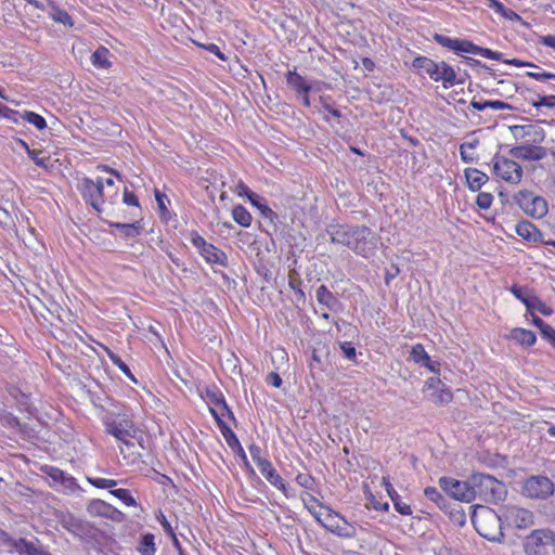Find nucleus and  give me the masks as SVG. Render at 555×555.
Here are the masks:
<instances>
[{
	"mask_svg": "<svg viewBox=\"0 0 555 555\" xmlns=\"http://www.w3.org/2000/svg\"><path fill=\"white\" fill-rule=\"evenodd\" d=\"M87 511L92 516L105 517L115 522H122L126 519L122 512L102 500H92L88 504Z\"/></svg>",
	"mask_w": 555,
	"mask_h": 555,
	"instance_id": "15",
	"label": "nucleus"
},
{
	"mask_svg": "<svg viewBox=\"0 0 555 555\" xmlns=\"http://www.w3.org/2000/svg\"><path fill=\"white\" fill-rule=\"evenodd\" d=\"M43 472H44V473H46V474H47V475H48V476H49V477H50V478H51L55 483H59V485L63 481L64 477L66 476V474H65L62 469H60V468H57V467H52V466H50V467H48V466H47V467L43 469Z\"/></svg>",
	"mask_w": 555,
	"mask_h": 555,
	"instance_id": "48",
	"label": "nucleus"
},
{
	"mask_svg": "<svg viewBox=\"0 0 555 555\" xmlns=\"http://www.w3.org/2000/svg\"><path fill=\"white\" fill-rule=\"evenodd\" d=\"M542 337L555 348V330L552 326L542 334Z\"/></svg>",
	"mask_w": 555,
	"mask_h": 555,
	"instance_id": "64",
	"label": "nucleus"
},
{
	"mask_svg": "<svg viewBox=\"0 0 555 555\" xmlns=\"http://www.w3.org/2000/svg\"><path fill=\"white\" fill-rule=\"evenodd\" d=\"M215 409H217L218 415L221 420H223V417H228V418L232 420L234 423L236 422L234 414L231 411V409L228 406L225 400H220L219 404Z\"/></svg>",
	"mask_w": 555,
	"mask_h": 555,
	"instance_id": "50",
	"label": "nucleus"
},
{
	"mask_svg": "<svg viewBox=\"0 0 555 555\" xmlns=\"http://www.w3.org/2000/svg\"><path fill=\"white\" fill-rule=\"evenodd\" d=\"M249 453H250L254 462L256 463L257 467L260 466L261 462H268L267 459L261 457V449H260V447H258L256 444L249 446Z\"/></svg>",
	"mask_w": 555,
	"mask_h": 555,
	"instance_id": "57",
	"label": "nucleus"
},
{
	"mask_svg": "<svg viewBox=\"0 0 555 555\" xmlns=\"http://www.w3.org/2000/svg\"><path fill=\"white\" fill-rule=\"evenodd\" d=\"M516 233L528 242L542 241L541 231L530 221L524 220L516 225Z\"/></svg>",
	"mask_w": 555,
	"mask_h": 555,
	"instance_id": "21",
	"label": "nucleus"
},
{
	"mask_svg": "<svg viewBox=\"0 0 555 555\" xmlns=\"http://www.w3.org/2000/svg\"><path fill=\"white\" fill-rule=\"evenodd\" d=\"M334 534L340 538H354L357 534L356 527L349 524L343 516L337 525V529L334 530Z\"/></svg>",
	"mask_w": 555,
	"mask_h": 555,
	"instance_id": "32",
	"label": "nucleus"
},
{
	"mask_svg": "<svg viewBox=\"0 0 555 555\" xmlns=\"http://www.w3.org/2000/svg\"><path fill=\"white\" fill-rule=\"evenodd\" d=\"M493 201V196L491 193L481 192L477 195L476 204L480 209L490 208Z\"/></svg>",
	"mask_w": 555,
	"mask_h": 555,
	"instance_id": "49",
	"label": "nucleus"
},
{
	"mask_svg": "<svg viewBox=\"0 0 555 555\" xmlns=\"http://www.w3.org/2000/svg\"><path fill=\"white\" fill-rule=\"evenodd\" d=\"M211 414L215 417V420H216V422L218 424V427H219V429H220L224 440L227 441L228 446L230 448H238L240 447V441H238L236 435L227 425V423L219 417L217 409H211Z\"/></svg>",
	"mask_w": 555,
	"mask_h": 555,
	"instance_id": "23",
	"label": "nucleus"
},
{
	"mask_svg": "<svg viewBox=\"0 0 555 555\" xmlns=\"http://www.w3.org/2000/svg\"><path fill=\"white\" fill-rule=\"evenodd\" d=\"M495 159L493 169L498 177L512 184H518L521 181L522 168L517 162L506 157H495Z\"/></svg>",
	"mask_w": 555,
	"mask_h": 555,
	"instance_id": "11",
	"label": "nucleus"
},
{
	"mask_svg": "<svg viewBox=\"0 0 555 555\" xmlns=\"http://www.w3.org/2000/svg\"><path fill=\"white\" fill-rule=\"evenodd\" d=\"M190 242L208 263L219 264L223 268L228 267L227 254L212 244L207 243L196 231L190 232Z\"/></svg>",
	"mask_w": 555,
	"mask_h": 555,
	"instance_id": "7",
	"label": "nucleus"
},
{
	"mask_svg": "<svg viewBox=\"0 0 555 555\" xmlns=\"http://www.w3.org/2000/svg\"><path fill=\"white\" fill-rule=\"evenodd\" d=\"M232 217L241 227L248 228L251 224V215L242 205H236L232 210Z\"/></svg>",
	"mask_w": 555,
	"mask_h": 555,
	"instance_id": "30",
	"label": "nucleus"
},
{
	"mask_svg": "<svg viewBox=\"0 0 555 555\" xmlns=\"http://www.w3.org/2000/svg\"><path fill=\"white\" fill-rule=\"evenodd\" d=\"M60 485L63 487V489L66 492H69V493H73V492H75L76 490L79 489V486L76 482V479L74 477L67 475V474H66V476L64 477L63 481Z\"/></svg>",
	"mask_w": 555,
	"mask_h": 555,
	"instance_id": "55",
	"label": "nucleus"
},
{
	"mask_svg": "<svg viewBox=\"0 0 555 555\" xmlns=\"http://www.w3.org/2000/svg\"><path fill=\"white\" fill-rule=\"evenodd\" d=\"M8 551L9 553L16 552L20 555H51L41 545L24 538L15 539L12 548Z\"/></svg>",
	"mask_w": 555,
	"mask_h": 555,
	"instance_id": "18",
	"label": "nucleus"
},
{
	"mask_svg": "<svg viewBox=\"0 0 555 555\" xmlns=\"http://www.w3.org/2000/svg\"><path fill=\"white\" fill-rule=\"evenodd\" d=\"M155 198L159 208L160 217L166 219L167 216L169 215V211L165 205V199H167V196L156 189Z\"/></svg>",
	"mask_w": 555,
	"mask_h": 555,
	"instance_id": "53",
	"label": "nucleus"
},
{
	"mask_svg": "<svg viewBox=\"0 0 555 555\" xmlns=\"http://www.w3.org/2000/svg\"><path fill=\"white\" fill-rule=\"evenodd\" d=\"M327 233L331 243L346 246L361 256H366V246L374 237L372 230L366 225L332 224Z\"/></svg>",
	"mask_w": 555,
	"mask_h": 555,
	"instance_id": "1",
	"label": "nucleus"
},
{
	"mask_svg": "<svg viewBox=\"0 0 555 555\" xmlns=\"http://www.w3.org/2000/svg\"><path fill=\"white\" fill-rule=\"evenodd\" d=\"M410 356L415 363L421 365H423L425 362H429V356L421 344L412 347Z\"/></svg>",
	"mask_w": 555,
	"mask_h": 555,
	"instance_id": "38",
	"label": "nucleus"
},
{
	"mask_svg": "<svg viewBox=\"0 0 555 555\" xmlns=\"http://www.w3.org/2000/svg\"><path fill=\"white\" fill-rule=\"evenodd\" d=\"M286 82L294 91H296L297 95H301V93H309L312 89L311 83L299 75L296 69L288 70L286 73Z\"/></svg>",
	"mask_w": 555,
	"mask_h": 555,
	"instance_id": "20",
	"label": "nucleus"
},
{
	"mask_svg": "<svg viewBox=\"0 0 555 555\" xmlns=\"http://www.w3.org/2000/svg\"><path fill=\"white\" fill-rule=\"evenodd\" d=\"M384 483L386 486V490L393 503L395 509L401 514V515H411L412 509L411 506L404 502L401 501L400 495L397 493V491L392 488L390 482H386L384 479Z\"/></svg>",
	"mask_w": 555,
	"mask_h": 555,
	"instance_id": "25",
	"label": "nucleus"
},
{
	"mask_svg": "<svg viewBox=\"0 0 555 555\" xmlns=\"http://www.w3.org/2000/svg\"><path fill=\"white\" fill-rule=\"evenodd\" d=\"M105 351L111 359V361L121 371L125 373L126 376H128L131 380L137 382L134 376L132 375L129 366L120 359L119 356H117L115 352H113L111 349L105 348Z\"/></svg>",
	"mask_w": 555,
	"mask_h": 555,
	"instance_id": "34",
	"label": "nucleus"
},
{
	"mask_svg": "<svg viewBox=\"0 0 555 555\" xmlns=\"http://www.w3.org/2000/svg\"><path fill=\"white\" fill-rule=\"evenodd\" d=\"M263 198L261 197L260 201H256V204H253L254 206H256L260 211L261 214L267 217V218H272L273 216L275 217V212L269 208L266 204L262 203Z\"/></svg>",
	"mask_w": 555,
	"mask_h": 555,
	"instance_id": "59",
	"label": "nucleus"
},
{
	"mask_svg": "<svg viewBox=\"0 0 555 555\" xmlns=\"http://www.w3.org/2000/svg\"><path fill=\"white\" fill-rule=\"evenodd\" d=\"M317 300L319 301V304L325 306L330 310H333L335 306L338 304L337 298L325 285H321L318 287Z\"/></svg>",
	"mask_w": 555,
	"mask_h": 555,
	"instance_id": "27",
	"label": "nucleus"
},
{
	"mask_svg": "<svg viewBox=\"0 0 555 555\" xmlns=\"http://www.w3.org/2000/svg\"><path fill=\"white\" fill-rule=\"evenodd\" d=\"M521 545L525 555H550L548 547L555 546V532L548 528L532 530Z\"/></svg>",
	"mask_w": 555,
	"mask_h": 555,
	"instance_id": "5",
	"label": "nucleus"
},
{
	"mask_svg": "<svg viewBox=\"0 0 555 555\" xmlns=\"http://www.w3.org/2000/svg\"><path fill=\"white\" fill-rule=\"evenodd\" d=\"M109 227L118 230L127 238H133L141 232V223L139 221L132 223L109 222Z\"/></svg>",
	"mask_w": 555,
	"mask_h": 555,
	"instance_id": "26",
	"label": "nucleus"
},
{
	"mask_svg": "<svg viewBox=\"0 0 555 555\" xmlns=\"http://www.w3.org/2000/svg\"><path fill=\"white\" fill-rule=\"evenodd\" d=\"M235 191H236L238 196H246V197H248V199H249V202L251 204H256V201H260L261 199V196H259L258 194H256L253 191H250L249 188L243 181H240L236 184Z\"/></svg>",
	"mask_w": 555,
	"mask_h": 555,
	"instance_id": "42",
	"label": "nucleus"
},
{
	"mask_svg": "<svg viewBox=\"0 0 555 555\" xmlns=\"http://www.w3.org/2000/svg\"><path fill=\"white\" fill-rule=\"evenodd\" d=\"M554 482L543 475L530 476L522 485V493L529 499L547 500L554 494Z\"/></svg>",
	"mask_w": 555,
	"mask_h": 555,
	"instance_id": "6",
	"label": "nucleus"
},
{
	"mask_svg": "<svg viewBox=\"0 0 555 555\" xmlns=\"http://www.w3.org/2000/svg\"><path fill=\"white\" fill-rule=\"evenodd\" d=\"M468 485H470L474 500L478 498L487 503L495 504L503 501L507 494L505 483L488 474H472L468 477Z\"/></svg>",
	"mask_w": 555,
	"mask_h": 555,
	"instance_id": "3",
	"label": "nucleus"
},
{
	"mask_svg": "<svg viewBox=\"0 0 555 555\" xmlns=\"http://www.w3.org/2000/svg\"><path fill=\"white\" fill-rule=\"evenodd\" d=\"M87 479L93 487L99 489H111L118 485V481L114 479L99 477H88Z\"/></svg>",
	"mask_w": 555,
	"mask_h": 555,
	"instance_id": "44",
	"label": "nucleus"
},
{
	"mask_svg": "<svg viewBox=\"0 0 555 555\" xmlns=\"http://www.w3.org/2000/svg\"><path fill=\"white\" fill-rule=\"evenodd\" d=\"M464 175L470 191L476 192L489 180V177L477 168H466Z\"/></svg>",
	"mask_w": 555,
	"mask_h": 555,
	"instance_id": "22",
	"label": "nucleus"
},
{
	"mask_svg": "<svg viewBox=\"0 0 555 555\" xmlns=\"http://www.w3.org/2000/svg\"><path fill=\"white\" fill-rule=\"evenodd\" d=\"M296 481L299 486L306 488V489H312L314 479L309 474H298L296 476Z\"/></svg>",
	"mask_w": 555,
	"mask_h": 555,
	"instance_id": "56",
	"label": "nucleus"
},
{
	"mask_svg": "<svg viewBox=\"0 0 555 555\" xmlns=\"http://www.w3.org/2000/svg\"><path fill=\"white\" fill-rule=\"evenodd\" d=\"M516 204L530 217L543 218L547 214V203L542 196L522 190L515 194Z\"/></svg>",
	"mask_w": 555,
	"mask_h": 555,
	"instance_id": "8",
	"label": "nucleus"
},
{
	"mask_svg": "<svg viewBox=\"0 0 555 555\" xmlns=\"http://www.w3.org/2000/svg\"><path fill=\"white\" fill-rule=\"evenodd\" d=\"M509 130L516 140L530 138L533 142H537L544 138L543 129L537 125H514L509 127Z\"/></svg>",
	"mask_w": 555,
	"mask_h": 555,
	"instance_id": "17",
	"label": "nucleus"
},
{
	"mask_svg": "<svg viewBox=\"0 0 555 555\" xmlns=\"http://www.w3.org/2000/svg\"><path fill=\"white\" fill-rule=\"evenodd\" d=\"M491 60L502 61L505 64L514 65V66H517V67H532V68H537L538 67V65H535V64H533L531 62L521 61L519 59L503 60V54L501 52H496V51H493Z\"/></svg>",
	"mask_w": 555,
	"mask_h": 555,
	"instance_id": "36",
	"label": "nucleus"
},
{
	"mask_svg": "<svg viewBox=\"0 0 555 555\" xmlns=\"http://www.w3.org/2000/svg\"><path fill=\"white\" fill-rule=\"evenodd\" d=\"M109 493L113 494L118 500H120L127 506H137L138 505L135 499L131 495V493L128 489H114V490H111Z\"/></svg>",
	"mask_w": 555,
	"mask_h": 555,
	"instance_id": "37",
	"label": "nucleus"
},
{
	"mask_svg": "<svg viewBox=\"0 0 555 555\" xmlns=\"http://www.w3.org/2000/svg\"><path fill=\"white\" fill-rule=\"evenodd\" d=\"M469 508H473L472 522L479 535L488 541L502 543L505 538L502 529L503 516L485 505L470 506Z\"/></svg>",
	"mask_w": 555,
	"mask_h": 555,
	"instance_id": "2",
	"label": "nucleus"
},
{
	"mask_svg": "<svg viewBox=\"0 0 555 555\" xmlns=\"http://www.w3.org/2000/svg\"><path fill=\"white\" fill-rule=\"evenodd\" d=\"M412 66L426 73L434 81H441L444 88L464 82L463 79L456 80L455 70L444 61L435 62L427 56H417L413 60Z\"/></svg>",
	"mask_w": 555,
	"mask_h": 555,
	"instance_id": "4",
	"label": "nucleus"
},
{
	"mask_svg": "<svg viewBox=\"0 0 555 555\" xmlns=\"http://www.w3.org/2000/svg\"><path fill=\"white\" fill-rule=\"evenodd\" d=\"M434 40L441 47L447 48L454 52L455 46H456V42L459 39H453V38L447 37L444 35L435 34Z\"/></svg>",
	"mask_w": 555,
	"mask_h": 555,
	"instance_id": "46",
	"label": "nucleus"
},
{
	"mask_svg": "<svg viewBox=\"0 0 555 555\" xmlns=\"http://www.w3.org/2000/svg\"><path fill=\"white\" fill-rule=\"evenodd\" d=\"M491 60L502 61L505 64L514 65V66H517V67H532V68H537L538 67V65H535V64H533L531 62L521 61L519 59L503 60V54L501 52H496V51H493Z\"/></svg>",
	"mask_w": 555,
	"mask_h": 555,
	"instance_id": "35",
	"label": "nucleus"
},
{
	"mask_svg": "<svg viewBox=\"0 0 555 555\" xmlns=\"http://www.w3.org/2000/svg\"><path fill=\"white\" fill-rule=\"evenodd\" d=\"M452 400V392L448 388L437 390L434 401L440 404H448Z\"/></svg>",
	"mask_w": 555,
	"mask_h": 555,
	"instance_id": "51",
	"label": "nucleus"
},
{
	"mask_svg": "<svg viewBox=\"0 0 555 555\" xmlns=\"http://www.w3.org/2000/svg\"><path fill=\"white\" fill-rule=\"evenodd\" d=\"M339 347H340L346 359H348L350 361H356L357 351L351 343L341 341V343H339Z\"/></svg>",
	"mask_w": 555,
	"mask_h": 555,
	"instance_id": "52",
	"label": "nucleus"
},
{
	"mask_svg": "<svg viewBox=\"0 0 555 555\" xmlns=\"http://www.w3.org/2000/svg\"><path fill=\"white\" fill-rule=\"evenodd\" d=\"M51 17L53 21H55L57 23H62L66 26H70V27L73 26V20L70 17V15L65 10L53 7L52 11H51Z\"/></svg>",
	"mask_w": 555,
	"mask_h": 555,
	"instance_id": "40",
	"label": "nucleus"
},
{
	"mask_svg": "<svg viewBox=\"0 0 555 555\" xmlns=\"http://www.w3.org/2000/svg\"><path fill=\"white\" fill-rule=\"evenodd\" d=\"M106 431L118 440L129 444V439L134 437L133 423L126 415H118L116 418L106 422Z\"/></svg>",
	"mask_w": 555,
	"mask_h": 555,
	"instance_id": "12",
	"label": "nucleus"
},
{
	"mask_svg": "<svg viewBox=\"0 0 555 555\" xmlns=\"http://www.w3.org/2000/svg\"><path fill=\"white\" fill-rule=\"evenodd\" d=\"M487 108H493V109H512V105H509L506 102L495 100V101H486Z\"/></svg>",
	"mask_w": 555,
	"mask_h": 555,
	"instance_id": "60",
	"label": "nucleus"
},
{
	"mask_svg": "<svg viewBox=\"0 0 555 555\" xmlns=\"http://www.w3.org/2000/svg\"><path fill=\"white\" fill-rule=\"evenodd\" d=\"M509 337L519 345L527 347L534 345L537 340L535 334L532 331L521 327L513 328L509 333Z\"/></svg>",
	"mask_w": 555,
	"mask_h": 555,
	"instance_id": "24",
	"label": "nucleus"
},
{
	"mask_svg": "<svg viewBox=\"0 0 555 555\" xmlns=\"http://www.w3.org/2000/svg\"><path fill=\"white\" fill-rule=\"evenodd\" d=\"M310 501L315 502L319 504L320 507L325 508V513L322 514L318 513L314 508L306 504V507L313 515L315 520L327 531L334 533V530L337 529V525L339 524L341 515L336 513L332 508L324 506L322 503L319 502L317 498L312 495L310 496Z\"/></svg>",
	"mask_w": 555,
	"mask_h": 555,
	"instance_id": "14",
	"label": "nucleus"
},
{
	"mask_svg": "<svg viewBox=\"0 0 555 555\" xmlns=\"http://www.w3.org/2000/svg\"><path fill=\"white\" fill-rule=\"evenodd\" d=\"M440 488L452 499L470 503L474 501L468 478L464 481L456 480L452 477H441L439 479Z\"/></svg>",
	"mask_w": 555,
	"mask_h": 555,
	"instance_id": "9",
	"label": "nucleus"
},
{
	"mask_svg": "<svg viewBox=\"0 0 555 555\" xmlns=\"http://www.w3.org/2000/svg\"><path fill=\"white\" fill-rule=\"evenodd\" d=\"M267 382L275 388H279L282 385V378L276 372L269 373L267 376Z\"/></svg>",
	"mask_w": 555,
	"mask_h": 555,
	"instance_id": "63",
	"label": "nucleus"
},
{
	"mask_svg": "<svg viewBox=\"0 0 555 555\" xmlns=\"http://www.w3.org/2000/svg\"><path fill=\"white\" fill-rule=\"evenodd\" d=\"M535 69H538V70H535V72H528L527 76L531 77V78H533L535 80H539V81H543V80H546V79L555 80V74L540 70L539 66Z\"/></svg>",
	"mask_w": 555,
	"mask_h": 555,
	"instance_id": "54",
	"label": "nucleus"
},
{
	"mask_svg": "<svg viewBox=\"0 0 555 555\" xmlns=\"http://www.w3.org/2000/svg\"><path fill=\"white\" fill-rule=\"evenodd\" d=\"M103 186L102 178H98L96 181L90 178L82 179V196L98 212L101 211V205L103 204Z\"/></svg>",
	"mask_w": 555,
	"mask_h": 555,
	"instance_id": "13",
	"label": "nucleus"
},
{
	"mask_svg": "<svg viewBox=\"0 0 555 555\" xmlns=\"http://www.w3.org/2000/svg\"><path fill=\"white\" fill-rule=\"evenodd\" d=\"M23 119L34 125L39 130L47 127L46 119L35 112H25L23 114Z\"/></svg>",
	"mask_w": 555,
	"mask_h": 555,
	"instance_id": "41",
	"label": "nucleus"
},
{
	"mask_svg": "<svg viewBox=\"0 0 555 555\" xmlns=\"http://www.w3.org/2000/svg\"><path fill=\"white\" fill-rule=\"evenodd\" d=\"M14 540L7 531L0 530V546L12 548Z\"/></svg>",
	"mask_w": 555,
	"mask_h": 555,
	"instance_id": "61",
	"label": "nucleus"
},
{
	"mask_svg": "<svg viewBox=\"0 0 555 555\" xmlns=\"http://www.w3.org/2000/svg\"><path fill=\"white\" fill-rule=\"evenodd\" d=\"M532 106L535 108L540 107H547V108H554L555 103L553 102V98H550V95H541L537 94V100H532Z\"/></svg>",
	"mask_w": 555,
	"mask_h": 555,
	"instance_id": "47",
	"label": "nucleus"
},
{
	"mask_svg": "<svg viewBox=\"0 0 555 555\" xmlns=\"http://www.w3.org/2000/svg\"><path fill=\"white\" fill-rule=\"evenodd\" d=\"M263 477L275 488L281 490L286 496H288L287 487L283 478L276 473L271 462H261L258 467Z\"/></svg>",
	"mask_w": 555,
	"mask_h": 555,
	"instance_id": "19",
	"label": "nucleus"
},
{
	"mask_svg": "<svg viewBox=\"0 0 555 555\" xmlns=\"http://www.w3.org/2000/svg\"><path fill=\"white\" fill-rule=\"evenodd\" d=\"M511 292L525 306H529V299L532 296V294L530 293V291L527 287H521V286L514 284L511 287Z\"/></svg>",
	"mask_w": 555,
	"mask_h": 555,
	"instance_id": "43",
	"label": "nucleus"
},
{
	"mask_svg": "<svg viewBox=\"0 0 555 555\" xmlns=\"http://www.w3.org/2000/svg\"><path fill=\"white\" fill-rule=\"evenodd\" d=\"M424 495L431 502L436 503L437 506L442 511H448L450 507L449 500L434 487H427L424 489Z\"/></svg>",
	"mask_w": 555,
	"mask_h": 555,
	"instance_id": "28",
	"label": "nucleus"
},
{
	"mask_svg": "<svg viewBox=\"0 0 555 555\" xmlns=\"http://www.w3.org/2000/svg\"><path fill=\"white\" fill-rule=\"evenodd\" d=\"M502 516L508 526L517 529H527L534 525V514L517 505H506L502 509Z\"/></svg>",
	"mask_w": 555,
	"mask_h": 555,
	"instance_id": "10",
	"label": "nucleus"
},
{
	"mask_svg": "<svg viewBox=\"0 0 555 555\" xmlns=\"http://www.w3.org/2000/svg\"><path fill=\"white\" fill-rule=\"evenodd\" d=\"M207 398L209 402L214 405L212 408H216L219 404L220 400H224L222 393L215 390H207Z\"/></svg>",
	"mask_w": 555,
	"mask_h": 555,
	"instance_id": "62",
	"label": "nucleus"
},
{
	"mask_svg": "<svg viewBox=\"0 0 555 555\" xmlns=\"http://www.w3.org/2000/svg\"><path fill=\"white\" fill-rule=\"evenodd\" d=\"M451 521L456 526H464L466 522V515L459 505H454L449 507L448 509Z\"/></svg>",
	"mask_w": 555,
	"mask_h": 555,
	"instance_id": "39",
	"label": "nucleus"
},
{
	"mask_svg": "<svg viewBox=\"0 0 555 555\" xmlns=\"http://www.w3.org/2000/svg\"><path fill=\"white\" fill-rule=\"evenodd\" d=\"M546 154V149L539 145H520L509 150L511 156L525 160H541Z\"/></svg>",
	"mask_w": 555,
	"mask_h": 555,
	"instance_id": "16",
	"label": "nucleus"
},
{
	"mask_svg": "<svg viewBox=\"0 0 555 555\" xmlns=\"http://www.w3.org/2000/svg\"><path fill=\"white\" fill-rule=\"evenodd\" d=\"M477 50V46L469 40L459 39L455 46L454 53H472L475 54Z\"/></svg>",
	"mask_w": 555,
	"mask_h": 555,
	"instance_id": "45",
	"label": "nucleus"
},
{
	"mask_svg": "<svg viewBox=\"0 0 555 555\" xmlns=\"http://www.w3.org/2000/svg\"><path fill=\"white\" fill-rule=\"evenodd\" d=\"M108 54H109L108 49H106L104 47H100L99 49H96L91 56L93 65L99 68L111 67V62L107 59Z\"/></svg>",
	"mask_w": 555,
	"mask_h": 555,
	"instance_id": "31",
	"label": "nucleus"
},
{
	"mask_svg": "<svg viewBox=\"0 0 555 555\" xmlns=\"http://www.w3.org/2000/svg\"><path fill=\"white\" fill-rule=\"evenodd\" d=\"M154 534L144 533L141 535L139 545L137 547L141 555H155L156 547L154 542Z\"/></svg>",
	"mask_w": 555,
	"mask_h": 555,
	"instance_id": "29",
	"label": "nucleus"
},
{
	"mask_svg": "<svg viewBox=\"0 0 555 555\" xmlns=\"http://www.w3.org/2000/svg\"><path fill=\"white\" fill-rule=\"evenodd\" d=\"M526 309L529 313H533V311H539L544 315H550L552 313V309L547 307L539 297L532 295L529 299V306H526Z\"/></svg>",
	"mask_w": 555,
	"mask_h": 555,
	"instance_id": "33",
	"label": "nucleus"
},
{
	"mask_svg": "<svg viewBox=\"0 0 555 555\" xmlns=\"http://www.w3.org/2000/svg\"><path fill=\"white\" fill-rule=\"evenodd\" d=\"M122 201L126 205L139 206V199L137 195L128 189H125L124 191Z\"/></svg>",
	"mask_w": 555,
	"mask_h": 555,
	"instance_id": "58",
	"label": "nucleus"
}]
</instances>
